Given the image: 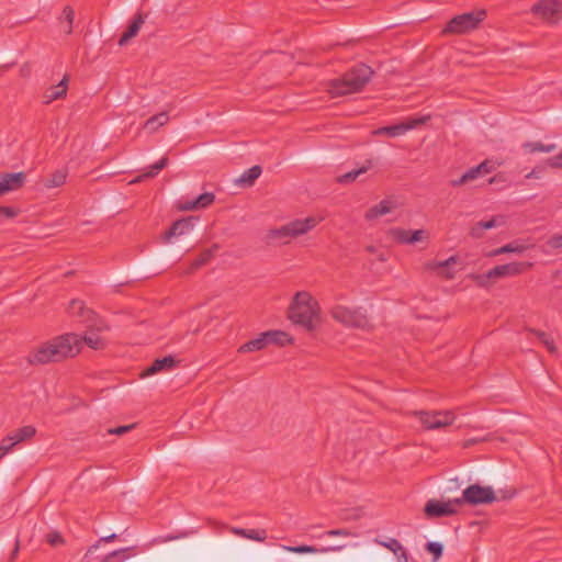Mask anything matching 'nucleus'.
<instances>
[{"mask_svg": "<svg viewBox=\"0 0 562 562\" xmlns=\"http://www.w3.org/2000/svg\"><path fill=\"white\" fill-rule=\"evenodd\" d=\"M81 340L77 334L68 333L48 340L32 351L27 358L30 364L59 362L78 355Z\"/></svg>", "mask_w": 562, "mask_h": 562, "instance_id": "1", "label": "nucleus"}, {"mask_svg": "<svg viewBox=\"0 0 562 562\" xmlns=\"http://www.w3.org/2000/svg\"><path fill=\"white\" fill-rule=\"evenodd\" d=\"M288 316L294 324L312 333L321 323V307L308 292L299 291L289 306Z\"/></svg>", "mask_w": 562, "mask_h": 562, "instance_id": "2", "label": "nucleus"}, {"mask_svg": "<svg viewBox=\"0 0 562 562\" xmlns=\"http://www.w3.org/2000/svg\"><path fill=\"white\" fill-rule=\"evenodd\" d=\"M374 71L370 66L358 63L341 77L330 80L328 92L334 98L360 92L371 80Z\"/></svg>", "mask_w": 562, "mask_h": 562, "instance_id": "3", "label": "nucleus"}, {"mask_svg": "<svg viewBox=\"0 0 562 562\" xmlns=\"http://www.w3.org/2000/svg\"><path fill=\"white\" fill-rule=\"evenodd\" d=\"M201 231L200 217L188 216L177 220L165 232L164 239L170 241L172 237L179 239L178 244L187 247Z\"/></svg>", "mask_w": 562, "mask_h": 562, "instance_id": "4", "label": "nucleus"}, {"mask_svg": "<svg viewBox=\"0 0 562 562\" xmlns=\"http://www.w3.org/2000/svg\"><path fill=\"white\" fill-rule=\"evenodd\" d=\"M321 222V218H317L315 216H308L304 220H294L285 225H282L279 228H273L268 232V238L273 240H283L285 238H296L299 236H302L313 228H315L318 223Z\"/></svg>", "mask_w": 562, "mask_h": 562, "instance_id": "5", "label": "nucleus"}, {"mask_svg": "<svg viewBox=\"0 0 562 562\" xmlns=\"http://www.w3.org/2000/svg\"><path fill=\"white\" fill-rule=\"evenodd\" d=\"M487 13L484 9L467 12L450 19L442 29V34H465L476 30Z\"/></svg>", "mask_w": 562, "mask_h": 562, "instance_id": "6", "label": "nucleus"}, {"mask_svg": "<svg viewBox=\"0 0 562 562\" xmlns=\"http://www.w3.org/2000/svg\"><path fill=\"white\" fill-rule=\"evenodd\" d=\"M533 263L528 261H514L505 265L495 266L483 274L474 277L475 282L481 286H486L492 279L519 276L532 268Z\"/></svg>", "mask_w": 562, "mask_h": 562, "instance_id": "7", "label": "nucleus"}, {"mask_svg": "<svg viewBox=\"0 0 562 562\" xmlns=\"http://www.w3.org/2000/svg\"><path fill=\"white\" fill-rule=\"evenodd\" d=\"M496 501V495L491 486H482L480 484H471L463 490L460 497H456L453 503L458 506L464 504L476 506L484 504H492Z\"/></svg>", "mask_w": 562, "mask_h": 562, "instance_id": "8", "label": "nucleus"}, {"mask_svg": "<svg viewBox=\"0 0 562 562\" xmlns=\"http://www.w3.org/2000/svg\"><path fill=\"white\" fill-rule=\"evenodd\" d=\"M331 317L349 327L367 329L370 328V321L361 308H348L342 305H336L330 310Z\"/></svg>", "mask_w": 562, "mask_h": 562, "instance_id": "9", "label": "nucleus"}, {"mask_svg": "<svg viewBox=\"0 0 562 562\" xmlns=\"http://www.w3.org/2000/svg\"><path fill=\"white\" fill-rule=\"evenodd\" d=\"M426 429H440L451 425L456 418L452 411L414 412Z\"/></svg>", "mask_w": 562, "mask_h": 562, "instance_id": "10", "label": "nucleus"}, {"mask_svg": "<svg viewBox=\"0 0 562 562\" xmlns=\"http://www.w3.org/2000/svg\"><path fill=\"white\" fill-rule=\"evenodd\" d=\"M531 12L548 22L557 23L562 19V2L559 0H540L532 5Z\"/></svg>", "mask_w": 562, "mask_h": 562, "instance_id": "11", "label": "nucleus"}, {"mask_svg": "<svg viewBox=\"0 0 562 562\" xmlns=\"http://www.w3.org/2000/svg\"><path fill=\"white\" fill-rule=\"evenodd\" d=\"M453 502L454 498L447 502H441L435 498L429 499L424 507V513L428 518L453 516L458 513L457 507H459L457 503Z\"/></svg>", "mask_w": 562, "mask_h": 562, "instance_id": "12", "label": "nucleus"}, {"mask_svg": "<svg viewBox=\"0 0 562 562\" xmlns=\"http://www.w3.org/2000/svg\"><path fill=\"white\" fill-rule=\"evenodd\" d=\"M427 117L408 119L395 125L383 126L374 130L373 135H387L389 137H396L405 134L407 131L415 128L419 124H424Z\"/></svg>", "mask_w": 562, "mask_h": 562, "instance_id": "13", "label": "nucleus"}, {"mask_svg": "<svg viewBox=\"0 0 562 562\" xmlns=\"http://www.w3.org/2000/svg\"><path fill=\"white\" fill-rule=\"evenodd\" d=\"M461 263L459 256H451L443 261L430 260L425 263L427 270L436 271L437 274L446 280H452L456 277V271L452 270V266Z\"/></svg>", "mask_w": 562, "mask_h": 562, "instance_id": "14", "label": "nucleus"}, {"mask_svg": "<svg viewBox=\"0 0 562 562\" xmlns=\"http://www.w3.org/2000/svg\"><path fill=\"white\" fill-rule=\"evenodd\" d=\"M69 75H64L63 79L57 83L48 87L42 98L44 104H50L53 101L65 99L68 91Z\"/></svg>", "mask_w": 562, "mask_h": 562, "instance_id": "15", "label": "nucleus"}, {"mask_svg": "<svg viewBox=\"0 0 562 562\" xmlns=\"http://www.w3.org/2000/svg\"><path fill=\"white\" fill-rule=\"evenodd\" d=\"M180 361L173 356L168 355L162 358H157L153 363L147 367L140 374L142 378L154 375L156 373L168 371L177 367Z\"/></svg>", "mask_w": 562, "mask_h": 562, "instance_id": "16", "label": "nucleus"}, {"mask_svg": "<svg viewBox=\"0 0 562 562\" xmlns=\"http://www.w3.org/2000/svg\"><path fill=\"white\" fill-rule=\"evenodd\" d=\"M505 223V217L503 215L493 216L488 221H480L474 226L470 228V236L476 239H480L484 236L485 229L494 228L498 225H503Z\"/></svg>", "mask_w": 562, "mask_h": 562, "instance_id": "17", "label": "nucleus"}, {"mask_svg": "<svg viewBox=\"0 0 562 562\" xmlns=\"http://www.w3.org/2000/svg\"><path fill=\"white\" fill-rule=\"evenodd\" d=\"M144 22H145V16L143 13L139 12V13L135 14L133 21L128 24L125 32L121 35V37L119 40V45L124 46L133 37H135L138 34Z\"/></svg>", "mask_w": 562, "mask_h": 562, "instance_id": "18", "label": "nucleus"}, {"mask_svg": "<svg viewBox=\"0 0 562 562\" xmlns=\"http://www.w3.org/2000/svg\"><path fill=\"white\" fill-rule=\"evenodd\" d=\"M68 310L72 316H77L83 323L93 321L95 316V313L86 307L85 303L80 300H71Z\"/></svg>", "mask_w": 562, "mask_h": 562, "instance_id": "19", "label": "nucleus"}, {"mask_svg": "<svg viewBox=\"0 0 562 562\" xmlns=\"http://www.w3.org/2000/svg\"><path fill=\"white\" fill-rule=\"evenodd\" d=\"M220 249L218 244H213L210 248L204 249L201 254L195 258L191 265L189 266L186 273H192L201 267L205 266L215 255V252Z\"/></svg>", "mask_w": 562, "mask_h": 562, "instance_id": "20", "label": "nucleus"}, {"mask_svg": "<svg viewBox=\"0 0 562 562\" xmlns=\"http://www.w3.org/2000/svg\"><path fill=\"white\" fill-rule=\"evenodd\" d=\"M1 177L4 181V186L8 192L21 189L26 179V175L23 171L20 172H3Z\"/></svg>", "mask_w": 562, "mask_h": 562, "instance_id": "21", "label": "nucleus"}, {"mask_svg": "<svg viewBox=\"0 0 562 562\" xmlns=\"http://www.w3.org/2000/svg\"><path fill=\"white\" fill-rule=\"evenodd\" d=\"M215 200V195L211 192H205L198 195L196 199L186 202L184 204L179 205V210L181 211H190L194 209H204L210 206Z\"/></svg>", "mask_w": 562, "mask_h": 562, "instance_id": "22", "label": "nucleus"}, {"mask_svg": "<svg viewBox=\"0 0 562 562\" xmlns=\"http://www.w3.org/2000/svg\"><path fill=\"white\" fill-rule=\"evenodd\" d=\"M262 169L259 165L252 166L247 169L235 183L241 188H250L255 184L256 180L260 177Z\"/></svg>", "mask_w": 562, "mask_h": 562, "instance_id": "23", "label": "nucleus"}, {"mask_svg": "<svg viewBox=\"0 0 562 562\" xmlns=\"http://www.w3.org/2000/svg\"><path fill=\"white\" fill-rule=\"evenodd\" d=\"M373 167V160L367 159L364 165L358 169H353L349 172L340 175L337 177V182L340 184H347L353 182L360 175L366 173L369 169Z\"/></svg>", "mask_w": 562, "mask_h": 562, "instance_id": "24", "label": "nucleus"}, {"mask_svg": "<svg viewBox=\"0 0 562 562\" xmlns=\"http://www.w3.org/2000/svg\"><path fill=\"white\" fill-rule=\"evenodd\" d=\"M267 337V344L269 345H276V346H286L293 344V338L285 331L282 330H268L265 331Z\"/></svg>", "mask_w": 562, "mask_h": 562, "instance_id": "25", "label": "nucleus"}, {"mask_svg": "<svg viewBox=\"0 0 562 562\" xmlns=\"http://www.w3.org/2000/svg\"><path fill=\"white\" fill-rule=\"evenodd\" d=\"M267 337L268 335L261 333L257 338L250 339L247 342L239 346L238 352L246 353L265 349L268 346Z\"/></svg>", "mask_w": 562, "mask_h": 562, "instance_id": "26", "label": "nucleus"}, {"mask_svg": "<svg viewBox=\"0 0 562 562\" xmlns=\"http://www.w3.org/2000/svg\"><path fill=\"white\" fill-rule=\"evenodd\" d=\"M392 210L391 202L382 200L378 204L371 206L364 214V218L368 221L375 220L382 215L390 213Z\"/></svg>", "mask_w": 562, "mask_h": 562, "instance_id": "27", "label": "nucleus"}, {"mask_svg": "<svg viewBox=\"0 0 562 562\" xmlns=\"http://www.w3.org/2000/svg\"><path fill=\"white\" fill-rule=\"evenodd\" d=\"M168 158L165 156L162 157L161 159H159L157 162H155L154 165H151L149 167V170L139 175L135 180H133L132 182H139L142 181L143 179H146V178H154L155 176H157L167 165H168Z\"/></svg>", "mask_w": 562, "mask_h": 562, "instance_id": "28", "label": "nucleus"}, {"mask_svg": "<svg viewBox=\"0 0 562 562\" xmlns=\"http://www.w3.org/2000/svg\"><path fill=\"white\" fill-rule=\"evenodd\" d=\"M80 340L81 344L85 342L88 347L94 350H102L106 345L105 340L93 331L86 333V335L80 338Z\"/></svg>", "mask_w": 562, "mask_h": 562, "instance_id": "29", "label": "nucleus"}, {"mask_svg": "<svg viewBox=\"0 0 562 562\" xmlns=\"http://www.w3.org/2000/svg\"><path fill=\"white\" fill-rule=\"evenodd\" d=\"M526 330L532 335H536L550 353H557L558 348L554 344V340L547 333L536 328H527Z\"/></svg>", "mask_w": 562, "mask_h": 562, "instance_id": "30", "label": "nucleus"}, {"mask_svg": "<svg viewBox=\"0 0 562 562\" xmlns=\"http://www.w3.org/2000/svg\"><path fill=\"white\" fill-rule=\"evenodd\" d=\"M169 121L168 112L164 111L150 116L144 124V128L155 132L159 126H164Z\"/></svg>", "mask_w": 562, "mask_h": 562, "instance_id": "31", "label": "nucleus"}, {"mask_svg": "<svg viewBox=\"0 0 562 562\" xmlns=\"http://www.w3.org/2000/svg\"><path fill=\"white\" fill-rule=\"evenodd\" d=\"M66 178L67 172L65 170H55L48 178L45 179L44 186L48 189L60 187L65 183Z\"/></svg>", "mask_w": 562, "mask_h": 562, "instance_id": "32", "label": "nucleus"}, {"mask_svg": "<svg viewBox=\"0 0 562 562\" xmlns=\"http://www.w3.org/2000/svg\"><path fill=\"white\" fill-rule=\"evenodd\" d=\"M479 176H481L480 167H472L468 171H465L459 179L451 180L450 184L451 187H460L476 179Z\"/></svg>", "mask_w": 562, "mask_h": 562, "instance_id": "33", "label": "nucleus"}, {"mask_svg": "<svg viewBox=\"0 0 562 562\" xmlns=\"http://www.w3.org/2000/svg\"><path fill=\"white\" fill-rule=\"evenodd\" d=\"M36 434V429L34 426L27 425L16 429L11 436L16 443L23 442Z\"/></svg>", "mask_w": 562, "mask_h": 562, "instance_id": "34", "label": "nucleus"}, {"mask_svg": "<svg viewBox=\"0 0 562 562\" xmlns=\"http://www.w3.org/2000/svg\"><path fill=\"white\" fill-rule=\"evenodd\" d=\"M526 249V246L517 244V241L509 243L507 245H504L497 249H494L490 256H497L502 254H508V252H516L521 254Z\"/></svg>", "mask_w": 562, "mask_h": 562, "instance_id": "35", "label": "nucleus"}, {"mask_svg": "<svg viewBox=\"0 0 562 562\" xmlns=\"http://www.w3.org/2000/svg\"><path fill=\"white\" fill-rule=\"evenodd\" d=\"M389 235L398 244H409V229L391 228Z\"/></svg>", "mask_w": 562, "mask_h": 562, "instance_id": "36", "label": "nucleus"}, {"mask_svg": "<svg viewBox=\"0 0 562 562\" xmlns=\"http://www.w3.org/2000/svg\"><path fill=\"white\" fill-rule=\"evenodd\" d=\"M375 541L379 544H381L382 547H385L389 550L393 551L394 553H397V551H401L402 552L401 555L404 558L405 561L407 560L405 550H403L401 543L396 539L390 538L387 541H379V540H375Z\"/></svg>", "mask_w": 562, "mask_h": 562, "instance_id": "37", "label": "nucleus"}, {"mask_svg": "<svg viewBox=\"0 0 562 562\" xmlns=\"http://www.w3.org/2000/svg\"><path fill=\"white\" fill-rule=\"evenodd\" d=\"M285 549L288 551L294 552V553H316V552L327 551L326 548L317 549L313 546H307V544H301V546H295V547H285Z\"/></svg>", "mask_w": 562, "mask_h": 562, "instance_id": "38", "label": "nucleus"}, {"mask_svg": "<svg viewBox=\"0 0 562 562\" xmlns=\"http://www.w3.org/2000/svg\"><path fill=\"white\" fill-rule=\"evenodd\" d=\"M525 147L529 148L530 153H535V151L551 153L555 149L557 146H555V144L544 145L540 142H535V143H526Z\"/></svg>", "mask_w": 562, "mask_h": 562, "instance_id": "39", "label": "nucleus"}, {"mask_svg": "<svg viewBox=\"0 0 562 562\" xmlns=\"http://www.w3.org/2000/svg\"><path fill=\"white\" fill-rule=\"evenodd\" d=\"M15 445H16V442L14 441V439L12 438L11 435H8L7 437H4L0 445V460L4 456H7Z\"/></svg>", "mask_w": 562, "mask_h": 562, "instance_id": "40", "label": "nucleus"}, {"mask_svg": "<svg viewBox=\"0 0 562 562\" xmlns=\"http://www.w3.org/2000/svg\"><path fill=\"white\" fill-rule=\"evenodd\" d=\"M426 550L430 554H432L435 560H438L442 555L443 546L441 542L430 541V542L426 543Z\"/></svg>", "mask_w": 562, "mask_h": 562, "instance_id": "41", "label": "nucleus"}, {"mask_svg": "<svg viewBox=\"0 0 562 562\" xmlns=\"http://www.w3.org/2000/svg\"><path fill=\"white\" fill-rule=\"evenodd\" d=\"M63 15L65 20L68 22V29L66 31L67 34H71L72 32V23L75 19V11L70 5H66L63 10Z\"/></svg>", "mask_w": 562, "mask_h": 562, "instance_id": "42", "label": "nucleus"}, {"mask_svg": "<svg viewBox=\"0 0 562 562\" xmlns=\"http://www.w3.org/2000/svg\"><path fill=\"white\" fill-rule=\"evenodd\" d=\"M247 538L263 541L267 538V531L265 529H247Z\"/></svg>", "mask_w": 562, "mask_h": 562, "instance_id": "43", "label": "nucleus"}, {"mask_svg": "<svg viewBox=\"0 0 562 562\" xmlns=\"http://www.w3.org/2000/svg\"><path fill=\"white\" fill-rule=\"evenodd\" d=\"M424 238H428V233L425 229H409V244H415Z\"/></svg>", "mask_w": 562, "mask_h": 562, "instance_id": "44", "label": "nucleus"}, {"mask_svg": "<svg viewBox=\"0 0 562 562\" xmlns=\"http://www.w3.org/2000/svg\"><path fill=\"white\" fill-rule=\"evenodd\" d=\"M19 210L12 206L0 205V217L2 218H14L18 216Z\"/></svg>", "mask_w": 562, "mask_h": 562, "instance_id": "45", "label": "nucleus"}, {"mask_svg": "<svg viewBox=\"0 0 562 562\" xmlns=\"http://www.w3.org/2000/svg\"><path fill=\"white\" fill-rule=\"evenodd\" d=\"M46 541L53 547L64 543V539H63L61 535L57 531L49 532L46 536Z\"/></svg>", "mask_w": 562, "mask_h": 562, "instance_id": "46", "label": "nucleus"}, {"mask_svg": "<svg viewBox=\"0 0 562 562\" xmlns=\"http://www.w3.org/2000/svg\"><path fill=\"white\" fill-rule=\"evenodd\" d=\"M134 427H135V424L125 425V426H117L115 428H110L108 430V432L111 434V435L122 436V435L128 432Z\"/></svg>", "mask_w": 562, "mask_h": 562, "instance_id": "47", "label": "nucleus"}, {"mask_svg": "<svg viewBox=\"0 0 562 562\" xmlns=\"http://www.w3.org/2000/svg\"><path fill=\"white\" fill-rule=\"evenodd\" d=\"M547 245L552 249H559L562 248V235L554 234L552 235L548 241Z\"/></svg>", "mask_w": 562, "mask_h": 562, "instance_id": "48", "label": "nucleus"}, {"mask_svg": "<svg viewBox=\"0 0 562 562\" xmlns=\"http://www.w3.org/2000/svg\"><path fill=\"white\" fill-rule=\"evenodd\" d=\"M548 164L552 168H562V153L549 158Z\"/></svg>", "mask_w": 562, "mask_h": 562, "instance_id": "49", "label": "nucleus"}, {"mask_svg": "<svg viewBox=\"0 0 562 562\" xmlns=\"http://www.w3.org/2000/svg\"><path fill=\"white\" fill-rule=\"evenodd\" d=\"M476 167H480V173L481 175L490 173L492 171V169H493V166L490 164L488 160H485V161L481 162Z\"/></svg>", "mask_w": 562, "mask_h": 562, "instance_id": "50", "label": "nucleus"}, {"mask_svg": "<svg viewBox=\"0 0 562 562\" xmlns=\"http://www.w3.org/2000/svg\"><path fill=\"white\" fill-rule=\"evenodd\" d=\"M328 536H351V532L348 529H331L327 531Z\"/></svg>", "mask_w": 562, "mask_h": 562, "instance_id": "51", "label": "nucleus"}, {"mask_svg": "<svg viewBox=\"0 0 562 562\" xmlns=\"http://www.w3.org/2000/svg\"><path fill=\"white\" fill-rule=\"evenodd\" d=\"M19 550H20V540H19V538H15L14 548L9 558V562H13L16 559Z\"/></svg>", "mask_w": 562, "mask_h": 562, "instance_id": "52", "label": "nucleus"}, {"mask_svg": "<svg viewBox=\"0 0 562 562\" xmlns=\"http://www.w3.org/2000/svg\"><path fill=\"white\" fill-rule=\"evenodd\" d=\"M229 531L234 535L241 536L247 538V529L238 528V527H232L229 528Z\"/></svg>", "mask_w": 562, "mask_h": 562, "instance_id": "53", "label": "nucleus"}, {"mask_svg": "<svg viewBox=\"0 0 562 562\" xmlns=\"http://www.w3.org/2000/svg\"><path fill=\"white\" fill-rule=\"evenodd\" d=\"M20 74L22 77H29L31 74V65L29 63L22 65V67L20 68Z\"/></svg>", "mask_w": 562, "mask_h": 562, "instance_id": "54", "label": "nucleus"}, {"mask_svg": "<svg viewBox=\"0 0 562 562\" xmlns=\"http://www.w3.org/2000/svg\"><path fill=\"white\" fill-rule=\"evenodd\" d=\"M125 551H126L125 549L113 551V552H111V553H109L108 555L104 557L103 562H110L112 558H114V557H116L120 553L125 552Z\"/></svg>", "mask_w": 562, "mask_h": 562, "instance_id": "55", "label": "nucleus"}, {"mask_svg": "<svg viewBox=\"0 0 562 562\" xmlns=\"http://www.w3.org/2000/svg\"><path fill=\"white\" fill-rule=\"evenodd\" d=\"M116 535L115 533H112L110 536H106V537H103L99 540V542H111V541H114L116 539Z\"/></svg>", "mask_w": 562, "mask_h": 562, "instance_id": "56", "label": "nucleus"}, {"mask_svg": "<svg viewBox=\"0 0 562 562\" xmlns=\"http://www.w3.org/2000/svg\"><path fill=\"white\" fill-rule=\"evenodd\" d=\"M366 250L370 254H374L376 251V248L372 245H369L366 247Z\"/></svg>", "mask_w": 562, "mask_h": 562, "instance_id": "57", "label": "nucleus"}, {"mask_svg": "<svg viewBox=\"0 0 562 562\" xmlns=\"http://www.w3.org/2000/svg\"><path fill=\"white\" fill-rule=\"evenodd\" d=\"M12 65H14V63L3 65V66H1V67H0V69H1V70H8Z\"/></svg>", "mask_w": 562, "mask_h": 562, "instance_id": "58", "label": "nucleus"}, {"mask_svg": "<svg viewBox=\"0 0 562 562\" xmlns=\"http://www.w3.org/2000/svg\"><path fill=\"white\" fill-rule=\"evenodd\" d=\"M531 177H535L533 171H531L530 173L527 175V178H531Z\"/></svg>", "mask_w": 562, "mask_h": 562, "instance_id": "59", "label": "nucleus"}, {"mask_svg": "<svg viewBox=\"0 0 562 562\" xmlns=\"http://www.w3.org/2000/svg\"><path fill=\"white\" fill-rule=\"evenodd\" d=\"M379 260H381V261H385V258L383 257V255H380V256H379Z\"/></svg>", "mask_w": 562, "mask_h": 562, "instance_id": "60", "label": "nucleus"}]
</instances>
